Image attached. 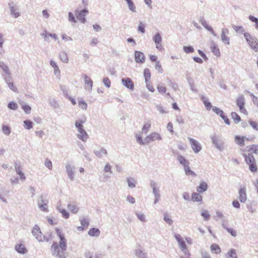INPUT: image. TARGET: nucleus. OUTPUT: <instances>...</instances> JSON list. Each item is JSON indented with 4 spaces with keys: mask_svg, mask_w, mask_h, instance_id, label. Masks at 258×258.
Masks as SVG:
<instances>
[{
    "mask_svg": "<svg viewBox=\"0 0 258 258\" xmlns=\"http://www.w3.org/2000/svg\"><path fill=\"white\" fill-rule=\"evenodd\" d=\"M55 232L59 240L58 242H53L51 246L52 254L57 258H66V251L67 250L68 242L62 231L58 228Z\"/></svg>",
    "mask_w": 258,
    "mask_h": 258,
    "instance_id": "nucleus-1",
    "label": "nucleus"
},
{
    "mask_svg": "<svg viewBox=\"0 0 258 258\" xmlns=\"http://www.w3.org/2000/svg\"><path fill=\"white\" fill-rule=\"evenodd\" d=\"M175 238L177 241L179 247L181 249V250L186 255V257L181 256L180 258H189L190 256V253L188 250L185 241L184 239L182 238L180 235L179 234H176L175 235Z\"/></svg>",
    "mask_w": 258,
    "mask_h": 258,
    "instance_id": "nucleus-2",
    "label": "nucleus"
},
{
    "mask_svg": "<svg viewBox=\"0 0 258 258\" xmlns=\"http://www.w3.org/2000/svg\"><path fill=\"white\" fill-rule=\"evenodd\" d=\"M246 163L248 165L250 170L252 172H256L257 170L255 160L252 155L243 154Z\"/></svg>",
    "mask_w": 258,
    "mask_h": 258,
    "instance_id": "nucleus-3",
    "label": "nucleus"
},
{
    "mask_svg": "<svg viewBox=\"0 0 258 258\" xmlns=\"http://www.w3.org/2000/svg\"><path fill=\"white\" fill-rule=\"evenodd\" d=\"M84 122V121L82 120H77L76 121L75 125L79 133L78 135V137L83 141H85L88 138V135L83 129L82 124Z\"/></svg>",
    "mask_w": 258,
    "mask_h": 258,
    "instance_id": "nucleus-4",
    "label": "nucleus"
},
{
    "mask_svg": "<svg viewBox=\"0 0 258 258\" xmlns=\"http://www.w3.org/2000/svg\"><path fill=\"white\" fill-rule=\"evenodd\" d=\"M236 103L237 106L238 107L240 112L245 115H248V112L245 108V98L243 95L239 96L236 100Z\"/></svg>",
    "mask_w": 258,
    "mask_h": 258,
    "instance_id": "nucleus-5",
    "label": "nucleus"
},
{
    "mask_svg": "<svg viewBox=\"0 0 258 258\" xmlns=\"http://www.w3.org/2000/svg\"><path fill=\"white\" fill-rule=\"evenodd\" d=\"M32 233L39 241H45L43 234L42 233L40 227L35 225L32 229Z\"/></svg>",
    "mask_w": 258,
    "mask_h": 258,
    "instance_id": "nucleus-6",
    "label": "nucleus"
},
{
    "mask_svg": "<svg viewBox=\"0 0 258 258\" xmlns=\"http://www.w3.org/2000/svg\"><path fill=\"white\" fill-rule=\"evenodd\" d=\"M162 137L160 134L156 132H153L145 138V142L146 144H148L151 142L160 141Z\"/></svg>",
    "mask_w": 258,
    "mask_h": 258,
    "instance_id": "nucleus-7",
    "label": "nucleus"
},
{
    "mask_svg": "<svg viewBox=\"0 0 258 258\" xmlns=\"http://www.w3.org/2000/svg\"><path fill=\"white\" fill-rule=\"evenodd\" d=\"M188 140L194 152L196 153H199L202 149L200 144L197 141L191 138H189Z\"/></svg>",
    "mask_w": 258,
    "mask_h": 258,
    "instance_id": "nucleus-8",
    "label": "nucleus"
},
{
    "mask_svg": "<svg viewBox=\"0 0 258 258\" xmlns=\"http://www.w3.org/2000/svg\"><path fill=\"white\" fill-rule=\"evenodd\" d=\"M88 13V11L86 10H83L81 11L76 10L75 14L77 18L80 22L84 23L86 22V19L85 17Z\"/></svg>",
    "mask_w": 258,
    "mask_h": 258,
    "instance_id": "nucleus-9",
    "label": "nucleus"
},
{
    "mask_svg": "<svg viewBox=\"0 0 258 258\" xmlns=\"http://www.w3.org/2000/svg\"><path fill=\"white\" fill-rule=\"evenodd\" d=\"M135 61L139 63H144L145 61V56L144 54L139 51H135L134 53Z\"/></svg>",
    "mask_w": 258,
    "mask_h": 258,
    "instance_id": "nucleus-10",
    "label": "nucleus"
},
{
    "mask_svg": "<svg viewBox=\"0 0 258 258\" xmlns=\"http://www.w3.org/2000/svg\"><path fill=\"white\" fill-rule=\"evenodd\" d=\"M245 141H250V139L243 136L236 135L234 137V141L235 143L240 147H243L245 146Z\"/></svg>",
    "mask_w": 258,
    "mask_h": 258,
    "instance_id": "nucleus-11",
    "label": "nucleus"
},
{
    "mask_svg": "<svg viewBox=\"0 0 258 258\" xmlns=\"http://www.w3.org/2000/svg\"><path fill=\"white\" fill-rule=\"evenodd\" d=\"M239 199L242 203H244L247 200L245 186L241 187L238 191Z\"/></svg>",
    "mask_w": 258,
    "mask_h": 258,
    "instance_id": "nucleus-12",
    "label": "nucleus"
},
{
    "mask_svg": "<svg viewBox=\"0 0 258 258\" xmlns=\"http://www.w3.org/2000/svg\"><path fill=\"white\" fill-rule=\"evenodd\" d=\"M47 203L48 202L46 200H45L42 197H41L40 200L38 202V206L39 208L44 212H48V209Z\"/></svg>",
    "mask_w": 258,
    "mask_h": 258,
    "instance_id": "nucleus-13",
    "label": "nucleus"
},
{
    "mask_svg": "<svg viewBox=\"0 0 258 258\" xmlns=\"http://www.w3.org/2000/svg\"><path fill=\"white\" fill-rule=\"evenodd\" d=\"M80 222L81 224V226L77 227V230L79 231H83L86 229L89 225V222L88 219L86 218H83L80 219Z\"/></svg>",
    "mask_w": 258,
    "mask_h": 258,
    "instance_id": "nucleus-14",
    "label": "nucleus"
},
{
    "mask_svg": "<svg viewBox=\"0 0 258 258\" xmlns=\"http://www.w3.org/2000/svg\"><path fill=\"white\" fill-rule=\"evenodd\" d=\"M154 40L156 43V48L159 50H162L163 49V47L161 44L162 38L159 33L155 35Z\"/></svg>",
    "mask_w": 258,
    "mask_h": 258,
    "instance_id": "nucleus-15",
    "label": "nucleus"
},
{
    "mask_svg": "<svg viewBox=\"0 0 258 258\" xmlns=\"http://www.w3.org/2000/svg\"><path fill=\"white\" fill-rule=\"evenodd\" d=\"M122 83L126 88L133 90L134 88V84L133 82L130 78L122 79Z\"/></svg>",
    "mask_w": 258,
    "mask_h": 258,
    "instance_id": "nucleus-16",
    "label": "nucleus"
},
{
    "mask_svg": "<svg viewBox=\"0 0 258 258\" xmlns=\"http://www.w3.org/2000/svg\"><path fill=\"white\" fill-rule=\"evenodd\" d=\"M210 249L213 253L216 254H220L221 252V248L216 243H213L211 245Z\"/></svg>",
    "mask_w": 258,
    "mask_h": 258,
    "instance_id": "nucleus-17",
    "label": "nucleus"
},
{
    "mask_svg": "<svg viewBox=\"0 0 258 258\" xmlns=\"http://www.w3.org/2000/svg\"><path fill=\"white\" fill-rule=\"evenodd\" d=\"M84 79L86 88L88 90H91L93 86L92 80L87 75L84 76Z\"/></svg>",
    "mask_w": 258,
    "mask_h": 258,
    "instance_id": "nucleus-18",
    "label": "nucleus"
},
{
    "mask_svg": "<svg viewBox=\"0 0 258 258\" xmlns=\"http://www.w3.org/2000/svg\"><path fill=\"white\" fill-rule=\"evenodd\" d=\"M248 152L251 154L258 155V145L252 144L248 147Z\"/></svg>",
    "mask_w": 258,
    "mask_h": 258,
    "instance_id": "nucleus-19",
    "label": "nucleus"
},
{
    "mask_svg": "<svg viewBox=\"0 0 258 258\" xmlns=\"http://www.w3.org/2000/svg\"><path fill=\"white\" fill-rule=\"evenodd\" d=\"M157 89L159 93L163 95L165 94V95H167L168 96H169L170 95L169 93H166L167 89L165 86H164L163 85H158L157 87Z\"/></svg>",
    "mask_w": 258,
    "mask_h": 258,
    "instance_id": "nucleus-20",
    "label": "nucleus"
},
{
    "mask_svg": "<svg viewBox=\"0 0 258 258\" xmlns=\"http://www.w3.org/2000/svg\"><path fill=\"white\" fill-rule=\"evenodd\" d=\"M226 33H228V30H223L221 33V38L223 42L227 44H229V38L226 35Z\"/></svg>",
    "mask_w": 258,
    "mask_h": 258,
    "instance_id": "nucleus-21",
    "label": "nucleus"
},
{
    "mask_svg": "<svg viewBox=\"0 0 258 258\" xmlns=\"http://www.w3.org/2000/svg\"><path fill=\"white\" fill-rule=\"evenodd\" d=\"M231 117L235 123H238L241 120L240 116L235 112L231 113Z\"/></svg>",
    "mask_w": 258,
    "mask_h": 258,
    "instance_id": "nucleus-22",
    "label": "nucleus"
},
{
    "mask_svg": "<svg viewBox=\"0 0 258 258\" xmlns=\"http://www.w3.org/2000/svg\"><path fill=\"white\" fill-rule=\"evenodd\" d=\"M100 234V230L98 228H92L90 229L88 234L91 236H98Z\"/></svg>",
    "mask_w": 258,
    "mask_h": 258,
    "instance_id": "nucleus-23",
    "label": "nucleus"
},
{
    "mask_svg": "<svg viewBox=\"0 0 258 258\" xmlns=\"http://www.w3.org/2000/svg\"><path fill=\"white\" fill-rule=\"evenodd\" d=\"M208 188L207 184L205 182H201L197 188V191L199 192L205 191Z\"/></svg>",
    "mask_w": 258,
    "mask_h": 258,
    "instance_id": "nucleus-24",
    "label": "nucleus"
},
{
    "mask_svg": "<svg viewBox=\"0 0 258 258\" xmlns=\"http://www.w3.org/2000/svg\"><path fill=\"white\" fill-rule=\"evenodd\" d=\"M191 200L194 202H201L202 201V197L197 192H194L191 195Z\"/></svg>",
    "mask_w": 258,
    "mask_h": 258,
    "instance_id": "nucleus-25",
    "label": "nucleus"
},
{
    "mask_svg": "<svg viewBox=\"0 0 258 258\" xmlns=\"http://www.w3.org/2000/svg\"><path fill=\"white\" fill-rule=\"evenodd\" d=\"M177 160L179 163L183 166V167L189 165L188 161H187L182 155H178L177 157Z\"/></svg>",
    "mask_w": 258,
    "mask_h": 258,
    "instance_id": "nucleus-26",
    "label": "nucleus"
},
{
    "mask_svg": "<svg viewBox=\"0 0 258 258\" xmlns=\"http://www.w3.org/2000/svg\"><path fill=\"white\" fill-rule=\"evenodd\" d=\"M16 250L21 253L26 252L27 249L25 248L24 245L22 244H18L16 246Z\"/></svg>",
    "mask_w": 258,
    "mask_h": 258,
    "instance_id": "nucleus-27",
    "label": "nucleus"
},
{
    "mask_svg": "<svg viewBox=\"0 0 258 258\" xmlns=\"http://www.w3.org/2000/svg\"><path fill=\"white\" fill-rule=\"evenodd\" d=\"M202 101L203 102V103L205 105V107L206 108V109L208 110H210L211 109H213V106L210 102H209L205 97H203L202 98Z\"/></svg>",
    "mask_w": 258,
    "mask_h": 258,
    "instance_id": "nucleus-28",
    "label": "nucleus"
},
{
    "mask_svg": "<svg viewBox=\"0 0 258 258\" xmlns=\"http://www.w3.org/2000/svg\"><path fill=\"white\" fill-rule=\"evenodd\" d=\"M144 76L145 79V82H147L150 81L151 79V73L149 69H145L144 71Z\"/></svg>",
    "mask_w": 258,
    "mask_h": 258,
    "instance_id": "nucleus-29",
    "label": "nucleus"
},
{
    "mask_svg": "<svg viewBox=\"0 0 258 258\" xmlns=\"http://www.w3.org/2000/svg\"><path fill=\"white\" fill-rule=\"evenodd\" d=\"M227 258H237L236 250L234 249H231L227 254Z\"/></svg>",
    "mask_w": 258,
    "mask_h": 258,
    "instance_id": "nucleus-30",
    "label": "nucleus"
},
{
    "mask_svg": "<svg viewBox=\"0 0 258 258\" xmlns=\"http://www.w3.org/2000/svg\"><path fill=\"white\" fill-rule=\"evenodd\" d=\"M184 169L185 174L187 175H191L192 176H196L197 175L196 174L190 169L189 165L184 167Z\"/></svg>",
    "mask_w": 258,
    "mask_h": 258,
    "instance_id": "nucleus-31",
    "label": "nucleus"
},
{
    "mask_svg": "<svg viewBox=\"0 0 258 258\" xmlns=\"http://www.w3.org/2000/svg\"><path fill=\"white\" fill-rule=\"evenodd\" d=\"M211 48L212 52L216 56H220V50H219L218 47L217 45L213 44L211 46Z\"/></svg>",
    "mask_w": 258,
    "mask_h": 258,
    "instance_id": "nucleus-32",
    "label": "nucleus"
},
{
    "mask_svg": "<svg viewBox=\"0 0 258 258\" xmlns=\"http://www.w3.org/2000/svg\"><path fill=\"white\" fill-rule=\"evenodd\" d=\"M244 36L245 37V38L246 39V41L248 43L249 45H250V43H251L252 41H254L256 38L253 37L249 33H244Z\"/></svg>",
    "mask_w": 258,
    "mask_h": 258,
    "instance_id": "nucleus-33",
    "label": "nucleus"
},
{
    "mask_svg": "<svg viewBox=\"0 0 258 258\" xmlns=\"http://www.w3.org/2000/svg\"><path fill=\"white\" fill-rule=\"evenodd\" d=\"M68 208L71 212L75 214L77 213L79 210V208L75 205L70 204Z\"/></svg>",
    "mask_w": 258,
    "mask_h": 258,
    "instance_id": "nucleus-34",
    "label": "nucleus"
},
{
    "mask_svg": "<svg viewBox=\"0 0 258 258\" xmlns=\"http://www.w3.org/2000/svg\"><path fill=\"white\" fill-rule=\"evenodd\" d=\"M251 48L253 49L255 51H258V40L255 39L253 41L250 43L249 45Z\"/></svg>",
    "mask_w": 258,
    "mask_h": 258,
    "instance_id": "nucleus-35",
    "label": "nucleus"
},
{
    "mask_svg": "<svg viewBox=\"0 0 258 258\" xmlns=\"http://www.w3.org/2000/svg\"><path fill=\"white\" fill-rule=\"evenodd\" d=\"M151 126V125L150 122L146 123L142 127V133L146 134L148 132L149 129L150 128Z\"/></svg>",
    "mask_w": 258,
    "mask_h": 258,
    "instance_id": "nucleus-36",
    "label": "nucleus"
},
{
    "mask_svg": "<svg viewBox=\"0 0 258 258\" xmlns=\"http://www.w3.org/2000/svg\"><path fill=\"white\" fill-rule=\"evenodd\" d=\"M24 127L26 129L30 130L33 127V122L29 120H26L24 121Z\"/></svg>",
    "mask_w": 258,
    "mask_h": 258,
    "instance_id": "nucleus-37",
    "label": "nucleus"
},
{
    "mask_svg": "<svg viewBox=\"0 0 258 258\" xmlns=\"http://www.w3.org/2000/svg\"><path fill=\"white\" fill-rule=\"evenodd\" d=\"M43 237L45 239V241H48L53 239V234L51 231H49L43 235Z\"/></svg>",
    "mask_w": 258,
    "mask_h": 258,
    "instance_id": "nucleus-38",
    "label": "nucleus"
},
{
    "mask_svg": "<svg viewBox=\"0 0 258 258\" xmlns=\"http://www.w3.org/2000/svg\"><path fill=\"white\" fill-rule=\"evenodd\" d=\"M0 67L6 73L9 74L10 72L8 67L2 61H0Z\"/></svg>",
    "mask_w": 258,
    "mask_h": 258,
    "instance_id": "nucleus-39",
    "label": "nucleus"
},
{
    "mask_svg": "<svg viewBox=\"0 0 258 258\" xmlns=\"http://www.w3.org/2000/svg\"><path fill=\"white\" fill-rule=\"evenodd\" d=\"M213 111L220 116L223 115V113H224L222 110L217 107H213Z\"/></svg>",
    "mask_w": 258,
    "mask_h": 258,
    "instance_id": "nucleus-40",
    "label": "nucleus"
},
{
    "mask_svg": "<svg viewBox=\"0 0 258 258\" xmlns=\"http://www.w3.org/2000/svg\"><path fill=\"white\" fill-rule=\"evenodd\" d=\"M224 228L230 234L234 237H236L237 235L236 231L234 230L233 228H228L227 227L224 226Z\"/></svg>",
    "mask_w": 258,
    "mask_h": 258,
    "instance_id": "nucleus-41",
    "label": "nucleus"
},
{
    "mask_svg": "<svg viewBox=\"0 0 258 258\" xmlns=\"http://www.w3.org/2000/svg\"><path fill=\"white\" fill-rule=\"evenodd\" d=\"M2 131L6 135H9L11 133L10 128L8 125H4L2 126Z\"/></svg>",
    "mask_w": 258,
    "mask_h": 258,
    "instance_id": "nucleus-42",
    "label": "nucleus"
},
{
    "mask_svg": "<svg viewBox=\"0 0 258 258\" xmlns=\"http://www.w3.org/2000/svg\"><path fill=\"white\" fill-rule=\"evenodd\" d=\"M248 122L250 126L255 131H258V123L252 120H249Z\"/></svg>",
    "mask_w": 258,
    "mask_h": 258,
    "instance_id": "nucleus-43",
    "label": "nucleus"
},
{
    "mask_svg": "<svg viewBox=\"0 0 258 258\" xmlns=\"http://www.w3.org/2000/svg\"><path fill=\"white\" fill-rule=\"evenodd\" d=\"M183 50L186 53H192L194 51V48L191 46H184Z\"/></svg>",
    "mask_w": 258,
    "mask_h": 258,
    "instance_id": "nucleus-44",
    "label": "nucleus"
},
{
    "mask_svg": "<svg viewBox=\"0 0 258 258\" xmlns=\"http://www.w3.org/2000/svg\"><path fill=\"white\" fill-rule=\"evenodd\" d=\"M125 1H126V2L128 4V7H129L130 9L133 12H135L136 7H135L132 0H125Z\"/></svg>",
    "mask_w": 258,
    "mask_h": 258,
    "instance_id": "nucleus-45",
    "label": "nucleus"
},
{
    "mask_svg": "<svg viewBox=\"0 0 258 258\" xmlns=\"http://www.w3.org/2000/svg\"><path fill=\"white\" fill-rule=\"evenodd\" d=\"M59 56L61 60L64 62H67L68 61L67 55L64 52L61 53L59 55Z\"/></svg>",
    "mask_w": 258,
    "mask_h": 258,
    "instance_id": "nucleus-46",
    "label": "nucleus"
},
{
    "mask_svg": "<svg viewBox=\"0 0 258 258\" xmlns=\"http://www.w3.org/2000/svg\"><path fill=\"white\" fill-rule=\"evenodd\" d=\"M232 27L236 32H243L244 31L242 26L233 25Z\"/></svg>",
    "mask_w": 258,
    "mask_h": 258,
    "instance_id": "nucleus-47",
    "label": "nucleus"
},
{
    "mask_svg": "<svg viewBox=\"0 0 258 258\" xmlns=\"http://www.w3.org/2000/svg\"><path fill=\"white\" fill-rule=\"evenodd\" d=\"M167 128L171 134H173L174 133L173 124L171 122L168 123L167 125Z\"/></svg>",
    "mask_w": 258,
    "mask_h": 258,
    "instance_id": "nucleus-48",
    "label": "nucleus"
},
{
    "mask_svg": "<svg viewBox=\"0 0 258 258\" xmlns=\"http://www.w3.org/2000/svg\"><path fill=\"white\" fill-rule=\"evenodd\" d=\"M43 37L45 40H47V38L49 36H50L52 38H53L54 39H57V35L55 34H43Z\"/></svg>",
    "mask_w": 258,
    "mask_h": 258,
    "instance_id": "nucleus-49",
    "label": "nucleus"
},
{
    "mask_svg": "<svg viewBox=\"0 0 258 258\" xmlns=\"http://www.w3.org/2000/svg\"><path fill=\"white\" fill-rule=\"evenodd\" d=\"M79 106L80 108L82 109H86L87 108V103L84 101H80L79 102Z\"/></svg>",
    "mask_w": 258,
    "mask_h": 258,
    "instance_id": "nucleus-50",
    "label": "nucleus"
},
{
    "mask_svg": "<svg viewBox=\"0 0 258 258\" xmlns=\"http://www.w3.org/2000/svg\"><path fill=\"white\" fill-rule=\"evenodd\" d=\"M67 172L71 179H73L74 173L70 166L67 167Z\"/></svg>",
    "mask_w": 258,
    "mask_h": 258,
    "instance_id": "nucleus-51",
    "label": "nucleus"
},
{
    "mask_svg": "<svg viewBox=\"0 0 258 258\" xmlns=\"http://www.w3.org/2000/svg\"><path fill=\"white\" fill-rule=\"evenodd\" d=\"M8 107L11 109L16 110L18 108V105L16 103H15L14 102H11L9 104Z\"/></svg>",
    "mask_w": 258,
    "mask_h": 258,
    "instance_id": "nucleus-52",
    "label": "nucleus"
},
{
    "mask_svg": "<svg viewBox=\"0 0 258 258\" xmlns=\"http://www.w3.org/2000/svg\"><path fill=\"white\" fill-rule=\"evenodd\" d=\"M146 87L148 88V89L152 92H154L155 91V89L153 87V86L150 83V81L146 82Z\"/></svg>",
    "mask_w": 258,
    "mask_h": 258,
    "instance_id": "nucleus-53",
    "label": "nucleus"
},
{
    "mask_svg": "<svg viewBox=\"0 0 258 258\" xmlns=\"http://www.w3.org/2000/svg\"><path fill=\"white\" fill-rule=\"evenodd\" d=\"M201 214L205 220H208L210 219V216L207 211H204Z\"/></svg>",
    "mask_w": 258,
    "mask_h": 258,
    "instance_id": "nucleus-54",
    "label": "nucleus"
},
{
    "mask_svg": "<svg viewBox=\"0 0 258 258\" xmlns=\"http://www.w3.org/2000/svg\"><path fill=\"white\" fill-rule=\"evenodd\" d=\"M220 117L224 120L226 124L228 125L230 124V121L229 120L227 116L225 114V113H224L223 115H221Z\"/></svg>",
    "mask_w": 258,
    "mask_h": 258,
    "instance_id": "nucleus-55",
    "label": "nucleus"
},
{
    "mask_svg": "<svg viewBox=\"0 0 258 258\" xmlns=\"http://www.w3.org/2000/svg\"><path fill=\"white\" fill-rule=\"evenodd\" d=\"M22 108L26 113L29 114L30 113L31 108L29 106L27 105H24L22 106Z\"/></svg>",
    "mask_w": 258,
    "mask_h": 258,
    "instance_id": "nucleus-56",
    "label": "nucleus"
},
{
    "mask_svg": "<svg viewBox=\"0 0 258 258\" xmlns=\"http://www.w3.org/2000/svg\"><path fill=\"white\" fill-rule=\"evenodd\" d=\"M164 219L169 224H171L172 223V219H171L170 216L167 214H165L164 215Z\"/></svg>",
    "mask_w": 258,
    "mask_h": 258,
    "instance_id": "nucleus-57",
    "label": "nucleus"
},
{
    "mask_svg": "<svg viewBox=\"0 0 258 258\" xmlns=\"http://www.w3.org/2000/svg\"><path fill=\"white\" fill-rule=\"evenodd\" d=\"M138 30L143 33H145V25L143 23H140L138 26Z\"/></svg>",
    "mask_w": 258,
    "mask_h": 258,
    "instance_id": "nucleus-58",
    "label": "nucleus"
},
{
    "mask_svg": "<svg viewBox=\"0 0 258 258\" xmlns=\"http://www.w3.org/2000/svg\"><path fill=\"white\" fill-rule=\"evenodd\" d=\"M155 68L156 70H157L159 72L162 73L163 71V69L162 68V66L160 64V62L159 61H156V65H155Z\"/></svg>",
    "mask_w": 258,
    "mask_h": 258,
    "instance_id": "nucleus-59",
    "label": "nucleus"
},
{
    "mask_svg": "<svg viewBox=\"0 0 258 258\" xmlns=\"http://www.w3.org/2000/svg\"><path fill=\"white\" fill-rule=\"evenodd\" d=\"M136 139H137V142L140 145H145V144H146L145 141H143L142 139V137L140 135H137Z\"/></svg>",
    "mask_w": 258,
    "mask_h": 258,
    "instance_id": "nucleus-60",
    "label": "nucleus"
},
{
    "mask_svg": "<svg viewBox=\"0 0 258 258\" xmlns=\"http://www.w3.org/2000/svg\"><path fill=\"white\" fill-rule=\"evenodd\" d=\"M45 166L48 167L49 169H51L52 168V163L51 161L48 159H46L45 161Z\"/></svg>",
    "mask_w": 258,
    "mask_h": 258,
    "instance_id": "nucleus-61",
    "label": "nucleus"
},
{
    "mask_svg": "<svg viewBox=\"0 0 258 258\" xmlns=\"http://www.w3.org/2000/svg\"><path fill=\"white\" fill-rule=\"evenodd\" d=\"M249 19L252 22L255 23V27L256 28H258V19L252 16H249Z\"/></svg>",
    "mask_w": 258,
    "mask_h": 258,
    "instance_id": "nucleus-62",
    "label": "nucleus"
},
{
    "mask_svg": "<svg viewBox=\"0 0 258 258\" xmlns=\"http://www.w3.org/2000/svg\"><path fill=\"white\" fill-rule=\"evenodd\" d=\"M103 83L108 88H109L110 86V81L108 78H105L103 79Z\"/></svg>",
    "mask_w": 258,
    "mask_h": 258,
    "instance_id": "nucleus-63",
    "label": "nucleus"
},
{
    "mask_svg": "<svg viewBox=\"0 0 258 258\" xmlns=\"http://www.w3.org/2000/svg\"><path fill=\"white\" fill-rule=\"evenodd\" d=\"M250 96L252 97V101L254 104L258 107V98L252 94H250Z\"/></svg>",
    "mask_w": 258,
    "mask_h": 258,
    "instance_id": "nucleus-64",
    "label": "nucleus"
}]
</instances>
